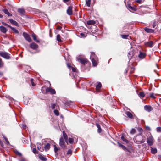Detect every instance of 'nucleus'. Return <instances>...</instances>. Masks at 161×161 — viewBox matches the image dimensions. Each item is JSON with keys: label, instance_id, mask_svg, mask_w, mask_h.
Returning <instances> with one entry per match:
<instances>
[{"label": "nucleus", "instance_id": "nucleus-6", "mask_svg": "<svg viewBox=\"0 0 161 161\" xmlns=\"http://www.w3.org/2000/svg\"><path fill=\"white\" fill-rule=\"evenodd\" d=\"M153 138L152 136H150L147 139V142L150 146L153 144Z\"/></svg>", "mask_w": 161, "mask_h": 161}, {"label": "nucleus", "instance_id": "nucleus-57", "mask_svg": "<svg viewBox=\"0 0 161 161\" xmlns=\"http://www.w3.org/2000/svg\"><path fill=\"white\" fill-rule=\"evenodd\" d=\"M72 70L73 72H75V71L76 69L75 68H72Z\"/></svg>", "mask_w": 161, "mask_h": 161}, {"label": "nucleus", "instance_id": "nucleus-14", "mask_svg": "<svg viewBox=\"0 0 161 161\" xmlns=\"http://www.w3.org/2000/svg\"><path fill=\"white\" fill-rule=\"evenodd\" d=\"M117 143L119 146L121 147L125 151L129 152V150L126 148V147L124 145L121 144L119 142H118Z\"/></svg>", "mask_w": 161, "mask_h": 161}, {"label": "nucleus", "instance_id": "nucleus-46", "mask_svg": "<svg viewBox=\"0 0 161 161\" xmlns=\"http://www.w3.org/2000/svg\"><path fill=\"white\" fill-rule=\"evenodd\" d=\"M72 153V150L71 149H69L67 152V154H71Z\"/></svg>", "mask_w": 161, "mask_h": 161}, {"label": "nucleus", "instance_id": "nucleus-25", "mask_svg": "<svg viewBox=\"0 0 161 161\" xmlns=\"http://www.w3.org/2000/svg\"><path fill=\"white\" fill-rule=\"evenodd\" d=\"M63 137L65 139V141L67 142V139H68V136L67 135L65 132L64 131H63Z\"/></svg>", "mask_w": 161, "mask_h": 161}, {"label": "nucleus", "instance_id": "nucleus-34", "mask_svg": "<svg viewBox=\"0 0 161 161\" xmlns=\"http://www.w3.org/2000/svg\"><path fill=\"white\" fill-rule=\"evenodd\" d=\"M121 36L122 38L127 39L128 37V35H121Z\"/></svg>", "mask_w": 161, "mask_h": 161}, {"label": "nucleus", "instance_id": "nucleus-39", "mask_svg": "<svg viewBox=\"0 0 161 161\" xmlns=\"http://www.w3.org/2000/svg\"><path fill=\"white\" fill-rule=\"evenodd\" d=\"M19 161H28L25 158L21 157L19 160Z\"/></svg>", "mask_w": 161, "mask_h": 161}, {"label": "nucleus", "instance_id": "nucleus-52", "mask_svg": "<svg viewBox=\"0 0 161 161\" xmlns=\"http://www.w3.org/2000/svg\"><path fill=\"white\" fill-rule=\"evenodd\" d=\"M54 114L57 116H58L59 114V111H54Z\"/></svg>", "mask_w": 161, "mask_h": 161}, {"label": "nucleus", "instance_id": "nucleus-54", "mask_svg": "<svg viewBox=\"0 0 161 161\" xmlns=\"http://www.w3.org/2000/svg\"><path fill=\"white\" fill-rule=\"evenodd\" d=\"M21 126H22V127L24 129H25L26 128V126L24 124H22V125Z\"/></svg>", "mask_w": 161, "mask_h": 161}, {"label": "nucleus", "instance_id": "nucleus-22", "mask_svg": "<svg viewBox=\"0 0 161 161\" xmlns=\"http://www.w3.org/2000/svg\"><path fill=\"white\" fill-rule=\"evenodd\" d=\"M101 87V84L100 82H98L96 86V89L97 91H98Z\"/></svg>", "mask_w": 161, "mask_h": 161}, {"label": "nucleus", "instance_id": "nucleus-43", "mask_svg": "<svg viewBox=\"0 0 161 161\" xmlns=\"http://www.w3.org/2000/svg\"><path fill=\"white\" fill-rule=\"evenodd\" d=\"M156 131L158 132H161V127H158L156 128Z\"/></svg>", "mask_w": 161, "mask_h": 161}, {"label": "nucleus", "instance_id": "nucleus-38", "mask_svg": "<svg viewBox=\"0 0 161 161\" xmlns=\"http://www.w3.org/2000/svg\"><path fill=\"white\" fill-rule=\"evenodd\" d=\"M2 23L3 25H4V26H7L8 27H9L10 28L11 27V26L10 25H8V24L5 23L3 22H2Z\"/></svg>", "mask_w": 161, "mask_h": 161}, {"label": "nucleus", "instance_id": "nucleus-53", "mask_svg": "<svg viewBox=\"0 0 161 161\" xmlns=\"http://www.w3.org/2000/svg\"><path fill=\"white\" fill-rule=\"evenodd\" d=\"M16 154L17 155H19L20 156H22L21 153H20V152H19L17 151L16 152Z\"/></svg>", "mask_w": 161, "mask_h": 161}, {"label": "nucleus", "instance_id": "nucleus-31", "mask_svg": "<svg viewBox=\"0 0 161 161\" xmlns=\"http://www.w3.org/2000/svg\"><path fill=\"white\" fill-rule=\"evenodd\" d=\"M57 107V105L55 104H53L51 106V107L52 108V110H54V111H58L57 109H55V108Z\"/></svg>", "mask_w": 161, "mask_h": 161}, {"label": "nucleus", "instance_id": "nucleus-20", "mask_svg": "<svg viewBox=\"0 0 161 161\" xmlns=\"http://www.w3.org/2000/svg\"><path fill=\"white\" fill-rule=\"evenodd\" d=\"M18 12L21 14L24 15L25 14V10L23 9L19 8L18 10Z\"/></svg>", "mask_w": 161, "mask_h": 161}, {"label": "nucleus", "instance_id": "nucleus-5", "mask_svg": "<svg viewBox=\"0 0 161 161\" xmlns=\"http://www.w3.org/2000/svg\"><path fill=\"white\" fill-rule=\"evenodd\" d=\"M23 35L25 39L29 42H31V40L30 36L27 33L24 32L23 33Z\"/></svg>", "mask_w": 161, "mask_h": 161}, {"label": "nucleus", "instance_id": "nucleus-12", "mask_svg": "<svg viewBox=\"0 0 161 161\" xmlns=\"http://www.w3.org/2000/svg\"><path fill=\"white\" fill-rule=\"evenodd\" d=\"M144 30L146 32L148 33H153L154 32L153 30L147 27H145L144 28Z\"/></svg>", "mask_w": 161, "mask_h": 161}, {"label": "nucleus", "instance_id": "nucleus-16", "mask_svg": "<svg viewBox=\"0 0 161 161\" xmlns=\"http://www.w3.org/2000/svg\"><path fill=\"white\" fill-rule=\"evenodd\" d=\"M9 21L12 24L16 26L18 25V23L15 21L13 20V19H9Z\"/></svg>", "mask_w": 161, "mask_h": 161}, {"label": "nucleus", "instance_id": "nucleus-45", "mask_svg": "<svg viewBox=\"0 0 161 161\" xmlns=\"http://www.w3.org/2000/svg\"><path fill=\"white\" fill-rule=\"evenodd\" d=\"M150 97L151 98H154L155 97L154 94L153 93H151L150 94Z\"/></svg>", "mask_w": 161, "mask_h": 161}, {"label": "nucleus", "instance_id": "nucleus-28", "mask_svg": "<svg viewBox=\"0 0 161 161\" xmlns=\"http://www.w3.org/2000/svg\"><path fill=\"white\" fill-rule=\"evenodd\" d=\"M95 23V22L93 20H88L87 22V24L88 25H93Z\"/></svg>", "mask_w": 161, "mask_h": 161}, {"label": "nucleus", "instance_id": "nucleus-11", "mask_svg": "<svg viewBox=\"0 0 161 161\" xmlns=\"http://www.w3.org/2000/svg\"><path fill=\"white\" fill-rule=\"evenodd\" d=\"M67 14L69 15H71L73 14L72 7L69 6L67 10Z\"/></svg>", "mask_w": 161, "mask_h": 161}, {"label": "nucleus", "instance_id": "nucleus-50", "mask_svg": "<svg viewBox=\"0 0 161 161\" xmlns=\"http://www.w3.org/2000/svg\"><path fill=\"white\" fill-rule=\"evenodd\" d=\"M136 1L138 3L141 4L143 2L142 0H136Z\"/></svg>", "mask_w": 161, "mask_h": 161}, {"label": "nucleus", "instance_id": "nucleus-3", "mask_svg": "<svg viewBox=\"0 0 161 161\" xmlns=\"http://www.w3.org/2000/svg\"><path fill=\"white\" fill-rule=\"evenodd\" d=\"M0 56L7 59H9L10 58V54L5 52L0 51Z\"/></svg>", "mask_w": 161, "mask_h": 161}, {"label": "nucleus", "instance_id": "nucleus-33", "mask_svg": "<svg viewBox=\"0 0 161 161\" xmlns=\"http://www.w3.org/2000/svg\"><path fill=\"white\" fill-rule=\"evenodd\" d=\"M57 40L58 42H61L62 41V40L61 39V36H60V35L58 34L57 35Z\"/></svg>", "mask_w": 161, "mask_h": 161}, {"label": "nucleus", "instance_id": "nucleus-51", "mask_svg": "<svg viewBox=\"0 0 161 161\" xmlns=\"http://www.w3.org/2000/svg\"><path fill=\"white\" fill-rule=\"evenodd\" d=\"M128 8H129V9H130L131 10H134V8L133 7H132V6H131L130 5H128Z\"/></svg>", "mask_w": 161, "mask_h": 161}, {"label": "nucleus", "instance_id": "nucleus-48", "mask_svg": "<svg viewBox=\"0 0 161 161\" xmlns=\"http://www.w3.org/2000/svg\"><path fill=\"white\" fill-rule=\"evenodd\" d=\"M29 99H25L24 101V103L26 105H28V102H29Z\"/></svg>", "mask_w": 161, "mask_h": 161}, {"label": "nucleus", "instance_id": "nucleus-30", "mask_svg": "<svg viewBox=\"0 0 161 161\" xmlns=\"http://www.w3.org/2000/svg\"><path fill=\"white\" fill-rule=\"evenodd\" d=\"M151 152L152 153L155 154L157 152V150L156 148H153L151 147Z\"/></svg>", "mask_w": 161, "mask_h": 161}, {"label": "nucleus", "instance_id": "nucleus-56", "mask_svg": "<svg viewBox=\"0 0 161 161\" xmlns=\"http://www.w3.org/2000/svg\"><path fill=\"white\" fill-rule=\"evenodd\" d=\"M70 0H63L64 2L65 3H66L67 2H69Z\"/></svg>", "mask_w": 161, "mask_h": 161}, {"label": "nucleus", "instance_id": "nucleus-35", "mask_svg": "<svg viewBox=\"0 0 161 161\" xmlns=\"http://www.w3.org/2000/svg\"><path fill=\"white\" fill-rule=\"evenodd\" d=\"M90 1L91 0H86V4L88 7H90Z\"/></svg>", "mask_w": 161, "mask_h": 161}, {"label": "nucleus", "instance_id": "nucleus-59", "mask_svg": "<svg viewBox=\"0 0 161 161\" xmlns=\"http://www.w3.org/2000/svg\"><path fill=\"white\" fill-rule=\"evenodd\" d=\"M146 129H147V130H150V127H146Z\"/></svg>", "mask_w": 161, "mask_h": 161}, {"label": "nucleus", "instance_id": "nucleus-32", "mask_svg": "<svg viewBox=\"0 0 161 161\" xmlns=\"http://www.w3.org/2000/svg\"><path fill=\"white\" fill-rule=\"evenodd\" d=\"M145 56V54L144 53H140L139 57L140 58H143Z\"/></svg>", "mask_w": 161, "mask_h": 161}, {"label": "nucleus", "instance_id": "nucleus-60", "mask_svg": "<svg viewBox=\"0 0 161 161\" xmlns=\"http://www.w3.org/2000/svg\"><path fill=\"white\" fill-rule=\"evenodd\" d=\"M80 35L82 36H84L85 35V34H84V33H81L80 34Z\"/></svg>", "mask_w": 161, "mask_h": 161}, {"label": "nucleus", "instance_id": "nucleus-26", "mask_svg": "<svg viewBox=\"0 0 161 161\" xmlns=\"http://www.w3.org/2000/svg\"><path fill=\"white\" fill-rule=\"evenodd\" d=\"M50 144L49 143L47 144L44 147V148L46 151L49 150L50 148Z\"/></svg>", "mask_w": 161, "mask_h": 161}, {"label": "nucleus", "instance_id": "nucleus-15", "mask_svg": "<svg viewBox=\"0 0 161 161\" xmlns=\"http://www.w3.org/2000/svg\"><path fill=\"white\" fill-rule=\"evenodd\" d=\"M66 104L67 105L72 107L74 105V103L73 101H67L66 102Z\"/></svg>", "mask_w": 161, "mask_h": 161}, {"label": "nucleus", "instance_id": "nucleus-2", "mask_svg": "<svg viewBox=\"0 0 161 161\" xmlns=\"http://www.w3.org/2000/svg\"><path fill=\"white\" fill-rule=\"evenodd\" d=\"M134 141H136V142L138 144L142 143H144L145 139L141 134L137 135L134 138Z\"/></svg>", "mask_w": 161, "mask_h": 161}, {"label": "nucleus", "instance_id": "nucleus-55", "mask_svg": "<svg viewBox=\"0 0 161 161\" xmlns=\"http://www.w3.org/2000/svg\"><path fill=\"white\" fill-rule=\"evenodd\" d=\"M31 82V84H32V86H35V84H34V83L33 82V81L32 82Z\"/></svg>", "mask_w": 161, "mask_h": 161}, {"label": "nucleus", "instance_id": "nucleus-49", "mask_svg": "<svg viewBox=\"0 0 161 161\" xmlns=\"http://www.w3.org/2000/svg\"><path fill=\"white\" fill-rule=\"evenodd\" d=\"M33 152L35 154L38 153V152L37 151L36 149L35 148H34L33 149Z\"/></svg>", "mask_w": 161, "mask_h": 161}, {"label": "nucleus", "instance_id": "nucleus-41", "mask_svg": "<svg viewBox=\"0 0 161 161\" xmlns=\"http://www.w3.org/2000/svg\"><path fill=\"white\" fill-rule=\"evenodd\" d=\"M54 150L55 153H57L58 151L59 150V149L57 148L56 145H54Z\"/></svg>", "mask_w": 161, "mask_h": 161}, {"label": "nucleus", "instance_id": "nucleus-37", "mask_svg": "<svg viewBox=\"0 0 161 161\" xmlns=\"http://www.w3.org/2000/svg\"><path fill=\"white\" fill-rule=\"evenodd\" d=\"M136 132V130L134 129H132L130 131V133L131 134H134Z\"/></svg>", "mask_w": 161, "mask_h": 161}, {"label": "nucleus", "instance_id": "nucleus-8", "mask_svg": "<svg viewBox=\"0 0 161 161\" xmlns=\"http://www.w3.org/2000/svg\"><path fill=\"white\" fill-rule=\"evenodd\" d=\"M77 60L83 64H87L88 62L87 59L85 58H77Z\"/></svg>", "mask_w": 161, "mask_h": 161}, {"label": "nucleus", "instance_id": "nucleus-18", "mask_svg": "<svg viewBox=\"0 0 161 161\" xmlns=\"http://www.w3.org/2000/svg\"><path fill=\"white\" fill-rule=\"evenodd\" d=\"M39 157L42 161H46L47 160V158L42 154H39Z\"/></svg>", "mask_w": 161, "mask_h": 161}, {"label": "nucleus", "instance_id": "nucleus-10", "mask_svg": "<svg viewBox=\"0 0 161 161\" xmlns=\"http://www.w3.org/2000/svg\"><path fill=\"white\" fill-rule=\"evenodd\" d=\"M153 42L152 41H150L148 42H145V44L147 46L149 47H152L153 45Z\"/></svg>", "mask_w": 161, "mask_h": 161}, {"label": "nucleus", "instance_id": "nucleus-40", "mask_svg": "<svg viewBox=\"0 0 161 161\" xmlns=\"http://www.w3.org/2000/svg\"><path fill=\"white\" fill-rule=\"evenodd\" d=\"M121 139L122 140H123L126 143H127L128 142V141L126 140V139L125 138V137L123 136L121 137Z\"/></svg>", "mask_w": 161, "mask_h": 161}, {"label": "nucleus", "instance_id": "nucleus-29", "mask_svg": "<svg viewBox=\"0 0 161 161\" xmlns=\"http://www.w3.org/2000/svg\"><path fill=\"white\" fill-rule=\"evenodd\" d=\"M96 126L98 128L97 131L98 133H100L101 132V129L100 125L98 124H96Z\"/></svg>", "mask_w": 161, "mask_h": 161}, {"label": "nucleus", "instance_id": "nucleus-9", "mask_svg": "<svg viewBox=\"0 0 161 161\" xmlns=\"http://www.w3.org/2000/svg\"><path fill=\"white\" fill-rule=\"evenodd\" d=\"M30 46L33 49H37L38 47V45L34 42L31 43L30 45Z\"/></svg>", "mask_w": 161, "mask_h": 161}, {"label": "nucleus", "instance_id": "nucleus-7", "mask_svg": "<svg viewBox=\"0 0 161 161\" xmlns=\"http://www.w3.org/2000/svg\"><path fill=\"white\" fill-rule=\"evenodd\" d=\"M50 92L51 94H55L56 92L54 89H52L51 87H47L46 89V93Z\"/></svg>", "mask_w": 161, "mask_h": 161}, {"label": "nucleus", "instance_id": "nucleus-62", "mask_svg": "<svg viewBox=\"0 0 161 161\" xmlns=\"http://www.w3.org/2000/svg\"><path fill=\"white\" fill-rule=\"evenodd\" d=\"M155 26H156V25H155V24H153V28H154V27H155Z\"/></svg>", "mask_w": 161, "mask_h": 161}, {"label": "nucleus", "instance_id": "nucleus-24", "mask_svg": "<svg viewBox=\"0 0 161 161\" xmlns=\"http://www.w3.org/2000/svg\"><path fill=\"white\" fill-rule=\"evenodd\" d=\"M138 95L142 99L144 97L145 95L143 92H141L139 93Z\"/></svg>", "mask_w": 161, "mask_h": 161}, {"label": "nucleus", "instance_id": "nucleus-47", "mask_svg": "<svg viewBox=\"0 0 161 161\" xmlns=\"http://www.w3.org/2000/svg\"><path fill=\"white\" fill-rule=\"evenodd\" d=\"M73 141H74V140L72 138H69V142L70 143H73Z\"/></svg>", "mask_w": 161, "mask_h": 161}, {"label": "nucleus", "instance_id": "nucleus-4", "mask_svg": "<svg viewBox=\"0 0 161 161\" xmlns=\"http://www.w3.org/2000/svg\"><path fill=\"white\" fill-rule=\"evenodd\" d=\"M59 144L60 146L63 149H64L66 147V146L65 145L64 140L62 137H61L60 139Z\"/></svg>", "mask_w": 161, "mask_h": 161}, {"label": "nucleus", "instance_id": "nucleus-36", "mask_svg": "<svg viewBox=\"0 0 161 161\" xmlns=\"http://www.w3.org/2000/svg\"><path fill=\"white\" fill-rule=\"evenodd\" d=\"M37 148L41 152H42L43 150V149L41 150V147L40 144H37Z\"/></svg>", "mask_w": 161, "mask_h": 161}, {"label": "nucleus", "instance_id": "nucleus-1", "mask_svg": "<svg viewBox=\"0 0 161 161\" xmlns=\"http://www.w3.org/2000/svg\"><path fill=\"white\" fill-rule=\"evenodd\" d=\"M90 59L91 60L93 65L96 66L97 64L98 59L94 52H91Z\"/></svg>", "mask_w": 161, "mask_h": 161}, {"label": "nucleus", "instance_id": "nucleus-17", "mask_svg": "<svg viewBox=\"0 0 161 161\" xmlns=\"http://www.w3.org/2000/svg\"><path fill=\"white\" fill-rule=\"evenodd\" d=\"M125 114L127 116L130 118L132 119L133 118V114L129 111H126L125 112Z\"/></svg>", "mask_w": 161, "mask_h": 161}, {"label": "nucleus", "instance_id": "nucleus-61", "mask_svg": "<svg viewBox=\"0 0 161 161\" xmlns=\"http://www.w3.org/2000/svg\"><path fill=\"white\" fill-rule=\"evenodd\" d=\"M31 82H32L33 81V79L32 78L31 79Z\"/></svg>", "mask_w": 161, "mask_h": 161}, {"label": "nucleus", "instance_id": "nucleus-23", "mask_svg": "<svg viewBox=\"0 0 161 161\" xmlns=\"http://www.w3.org/2000/svg\"><path fill=\"white\" fill-rule=\"evenodd\" d=\"M10 28L13 31V32L14 33L17 34H19V32L15 28L12 27V26H11V27Z\"/></svg>", "mask_w": 161, "mask_h": 161}, {"label": "nucleus", "instance_id": "nucleus-42", "mask_svg": "<svg viewBox=\"0 0 161 161\" xmlns=\"http://www.w3.org/2000/svg\"><path fill=\"white\" fill-rule=\"evenodd\" d=\"M4 64V63L3 62L2 59L0 58V68L3 67Z\"/></svg>", "mask_w": 161, "mask_h": 161}, {"label": "nucleus", "instance_id": "nucleus-64", "mask_svg": "<svg viewBox=\"0 0 161 161\" xmlns=\"http://www.w3.org/2000/svg\"><path fill=\"white\" fill-rule=\"evenodd\" d=\"M128 54H129V55H131V54H130V52H129L128 53Z\"/></svg>", "mask_w": 161, "mask_h": 161}, {"label": "nucleus", "instance_id": "nucleus-58", "mask_svg": "<svg viewBox=\"0 0 161 161\" xmlns=\"http://www.w3.org/2000/svg\"><path fill=\"white\" fill-rule=\"evenodd\" d=\"M62 28V27L61 26H58V27L57 29H61Z\"/></svg>", "mask_w": 161, "mask_h": 161}, {"label": "nucleus", "instance_id": "nucleus-27", "mask_svg": "<svg viewBox=\"0 0 161 161\" xmlns=\"http://www.w3.org/2000/svg\"><path fill=\"white\" fill-rule=\"evenodd\" d=\"M3 11L6 14H7L8 16H11L12 14L9 13L8 10L6 9H4L3 10Z\"/></svg>", "mask_w": 161, "mask_h": 161}, {"label": "nucleus", "instance_id": "nucleus-44", "mask_svg": "<svg viewBox=\"0 0 161 161\" xmlns=\"http://www.w3.org/2000/svg\"><path fill=\"white\" fill-rule=\"evenodd\" d=\"M3 136V138L5 140L6 143L7 144H9V141H8L7 139L4 136Z\"/></svg>", "mask_w": 161, "mask_h": 161}, {"label": "nucleus", "instance_id": "nucleus-21", "mask_svg": "<svg viewBox=\"0 0 161 161\" xmlns=\"http://www.w3.org/2000/svg\"><path fill=\"white\" fill-rule=\"evenodd\" d=\"M0 30L2 32L5 33L6 32V28L3 26H1L0 27Z\"/></svg>", "mask_w": 161, "mask_h": 161}, {"label": "nucleus", "instance_id": "nucleus-63", "mask_svg": "<svg viewBox=\"0 0 161 161\" xmlns=\"http://www.w3.org/2000/svg\"><path fill=\"white\" fill-rule=\"evenodd\" d=\"M3 17V15L0 14V17L2 18Z\"/></svg>", "mask_w": 161, "mask_h": 161}, {"label": "nucleus", "instance_id": "nucleus-13", "mask_svg": "<svg viewBox=\"0 0 161 161\" xmlns=\"http://www.w3.org/2000/svg\"><path fill=\"white\" fill-rule=\"evenodd\" d=\"M144 109L146 111H151L153 108L150 105H145L144 107Z\"/></svg>", "mask_w": 161, "mask_h": 161}, {"label": "nucleus", "instance_id": "nucleus-19", "mask_svg": "<svg viewBox=\"0 0 161 161\" xmlns=\"http://www.w3.org/2000/svg\"><path fill=\"white\" fill-rule=\"evenodd\" d=\"M32 36L33 40L35 41H36L37 42H38V43H39L40 42V41L39 40H37L36 39V35H35V34L34 33H33L32 34Z\"/></svg>", "mask_w": 161, "mask_h": 161}]
</instances>
